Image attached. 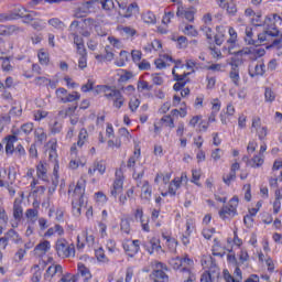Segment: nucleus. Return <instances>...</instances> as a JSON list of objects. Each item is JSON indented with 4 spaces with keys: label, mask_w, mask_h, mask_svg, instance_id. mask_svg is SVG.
Returning <instances> with one entry per match:
<instances>
[{
    "label": "nucleus",
    "mask_w": 282,
    "mask_h": 282,
    "mask_svg": "<svg viewBox=\"0 0 282 282\" xmlns=\"http://www.w3.org/2000/svg\"><path fill=\"white\" fill-rule=\"evenodd\" d=\"M37 57L41 65L50 64V53H47L45 50H40L37 53Z\"/></svg>",
    "instance_id": "nucleus-51"
},
{
    "label": "nucleus",
    "mask_w": 282,
    "mask_h": 282,
    "mask_svg": "<svg viewBox=\"0 0 282 282\" xmlns=\"http://www.w3.org/2000/svg\"><path fill=\"white\" fill-rule=\"evenodd\" d=\"M76 109H78L77 106L68 107L66 110L59 111V116L62 118H74L76 116Z\"/></svg>",
    "instance_id": "nucleus-52"
},
{
    "label": "nucleus",
    "mask_w": 282,
    "mask_h": 282,
    "mask_svg": "<svg viewBox=\"0 0 282 282\" xmlns=\"http://www.w3.org/2000/svg\"><path fill=\"white\" fill-rule=\"evenodd\" d=\"M65 235V229L61 225H55L46 230L44 237L50 239L51 237H63Z\"/></svg>",
    "instance_id": "nucleus-25"
},
{
    "label": "nucleus",
    "mask_w": 282,
    "mask_h": 282,
    "mask_svg": "<svg viewBox=\"0 0 282 282\" xmlns=\"http://www.w3.org/2000/svg\"><path fill=\"white\" fill-rule=\"evenodd\" d=\"M25 217L28 219V224H36V220L39 219V210L36 209H28L25 212Z\"/></svg>",
    "instance_id": "nucleus-45"
},
{
    "label": "nucleus",
    "mask_w": 282,
    "mask_h": 282,
    "mask_svg": "<svg viewBox=\"0 0 282 282\" xmlns=\"http://www.w3.org/2000/svg\"><path fill=\"white\" fill-rule=\"evenodd\" d=\"M163 239L165 240L170 252H177V240H175V238L163 235Z\"/></svg>",
    "instance_id": "nucleus-42"
},
{
    "label": "nucleus",
    "mask_w": 282,
    "mask_h": 282,
    "mask_svg": "<svg viewBox=\"0 0 282 282\" xmlns=\"http://www.w3.org/2000/svg\"><path fill=\"white\" fill-rule=\"evenodd\" d=\"M195 14H197V9L195 7H183L178 6L176 15L181 17V19H186V21H195Z\"/></svg>",
    "instance_id": "nucleus-11"
},
{
    "label": "nucleus",
    "mask_w": 282,
    "mask_h": 282,
    "mask_svg": "<svg viewBox=\"0 0 282 282\" xmlns=\"http://www.w3.org/2000/svg\"><path fill=\"white\" fill-rule=\"evenodd\" d=\"M48 25H52L55 30H65V23H63L58 18L50 19Z\"/></svg>",
    "instance_id": "nucleus-55"
},
{
    "label": "nucleus",
    "mask_w": 282,
    "mask_h": 282,
    "mask_svg": "<svg viewBox=\"0 0 282 282\" xmlns=\"http://www.w3.org/2000/svg\"><path fill=\"white\" fill-rule=\"evenodd\" d=\"M85 164H87V161L78 156V152H76V145H73L70 148V161L68 167L72 169V171H76V169H79V166H85Z\"/></svg>",
    "instance_id": "nucleus-12"
},
{
    "label": "nucleus",
    "mask_w": 282,
    "mask_h": 282,
    "mask_svg": "<svg viewBox=\"0 0 282 282\" xmlns=\"http://www.w3.org/2000/svg\"><path fill=\"white\" fill-rule=\"evenodd\" d=\"M227 31L229 34V39L227 40L228 46H224L223 52H226L227 54H232V50H235V47L237 45L238 35H237V31L235 30V28L228 26Z\"/></svg>",
    "instance_id": "nucleus-15"
},
{
    "label": "nucleus",
    "mask_w": 282,
    "mask_h": 282,
    "mask_svg": "<svg viewBox=\"0 0 282 282\" xmlns=\"http://www.w3.org/2000/svg\"><path fill=\"white\" fill-rule=\"evenodd\" d=\"M96 171H98L99 175H105V172L107 171V165H105L102 161L94 162L88 169V175H94Z\"/></svg>",
    "instance_id": "nucleus-26"
},
{
    "label": "nucleus",
    "mask_w": 282,
    "mask_h": 282,
    "mask_svg": "<svg viewBox=\"0 0 282 282\" xmlns=\"http://www.w3.org/2000/svg\"><path fill=\"white\" fill-rule=\"evenodd\" d=\"M84 25L87 28V29H84L80 34L82 36L84 37H89L91 36V30H94V28H96V22L94 19L91 18H87L84 20Z\"/></svg>",
    "instance_id": "nucleus-29"
},
{
    "label": "nucleus",
    "mask_w": 282,
    "mask_h": 282,
    "mask_svg": "<svg viewBox=\"0 0 282 282\" xmlns=\"http://www.w3.org/2000/svg\"><path fill=\"white\" fill-rule=\"evenodd\" d=\"M251 133H257L259 140H265V137L268 135V128L261 124V118H252Z\"/></svg>",
    "instance_id": "nucleus-10"
},
{
    "label": "nucleus",
    "mask_w": 282,
    "mask_h": 282,
    "mask_svg": "<svg viewBox=\"0 0 282 282\" xmlns=\"http://www.w3.org/2000/svg\"><path fill=\"white\" fill-rule=\"evenodd\" d=\"M138 3L133 2L130 6L126 7V12L123 13V17L126 19H131V17H133V14H138Z\"/></svg>",
    "instance_id": "nucleus-44"
},
{
    "label": "nucleus",
    "mask_w": 282,
    "mask_h": 282,
    "mask_svg": "<svg viewBox=\"0 0 282 282\" xmlns=\"http://www.w3.org/2000/svg\"><path fill=\"white\" fill-rule=\"evenodd\" d=\"M231 54H236L231 59V69H238L239 65L243 63V61L239 57L248 54V51H232Z\"/></svg>",
    "instance_id": "nucleus-31"
},
{
    "label": "nucleus",
    "mask_w": 282,
    "mask_h": 282,
    "mask_svg": "<svg viewBox=\"0 0 282 282\" xmlns=\"http://www.w3.org/2000/svg\"><path fill=\"white\" fill-rule=\"evenodd\" d=\"M210 158L213 162H219L224 158V150L217 148L212 151Z\"/></svg>",
    "instance_id": "nucleus-57"
},
{
    "label": "nucleus",
    "mask_w": 282,
    "mask_h": 282,
    "mask_svg": "<svg viewBox=\"0 0 282 282\" xmlns=\"http://www.w3.org/2000/svg\"><path fill=\"white\" fill-rule=\"evenodd\" d=\"M182 185L180 184V178H174L170 182L167 191L164 192V189L162 188V186L159 187V191L162 195V197H175V195H177V191H180V187Z\"/></svg>",
    "instance_id": "nucleus-17"
},
{
    "label": "nucleus",
    "mask_w": 282,
    "mask_h": 282,
    "mask_svg": "<svg viewBox=\"0 0 282 282\" xmlns=\"http://www.w3.org/2000/svg\"><path fill=\"white\" fill-rule=\"evenodd\" d=\"M175 66L172 70V74L174 76V80H184V78H186L188 76V74H191V72L186 73V66H184V64H182L181 61L174 62Z\"/></svg>",
    "instance_id": "nucleus-19"
},
{
    "label": "nucleus",
    "mask_w": 282,
    "mask_h": 282,
    "mask_svg": "<svg viewBox=\"0 0 282 282\" xmlns=\"http://www.w3.org/2000/svg\"><path fill=\"white\" fill-rule=\"evenodd\" d=\"M78 21H73L69 25L70 36H73L74 45H76V51L79 54L78 67L85 69L87 67V51L85 50V42L83 37L78 34Z\"/></svg>",
    "instance_id": "nucleus-3"
},
{
    "label": "nucleus",
    "mask_w": 282,
    "mask_h": 282,
    "mask_svg": "<svg viewBox=\"0 0 282 282\" xmlns=\"http://www.w3.org/2000/svg\"><path fill=\"white\" fill-rule=\"evenodd\" d=\"M212 113H219L221 111V101L217 98L210 100Z\"/></svg>",
    "instance_id": "nucleus-60"
},
{
    "label": "nucleus",
    "mask_w": 282,
    "mask_h": 282,
    "mask_svg": "<svg viewBox=\"0 0 282 282\" xmlns=\"http://www.w3.org/2000/svg\"><path fill=\"white\" fill-rule=\"evenodd\" d=\"M7 239L12 241V243H17V246H21L23 243V238L14 229H10L7 232Z\"/></svg>",
    "instance_id": "nucleus-34"
},
{
    "label": "nucleus",
    "mask_w": 282,
    "mask_h": 282,
    "mask_svg": "<svg viewBox=\"0 0 282 282\" xmlns=\"http://www.w3.org/2000/svg\"><path fill=\"white\" fill-rule=\"evenodd\" d=\"M51 248H52V245L50 243V241L44 240V241L40 242L39 245H36L35 252L40 257H43V254H47V252H50Z\"/></svg>",
    "instance_id": "nucleus-32"
},
{
    "label": "nucleus",
    "mask_w": 282,
    "mask_h": 282,
    "mask_svg": "<svg viewBox=\"0 0 282 282\" xmlns=\"http://www.w3.org/2000/svg\"><path fill=\"white\" fill-rule=\"evenodd\" d=\"M78 273L82 274V276H86V279H91V273H89V269L83 264V262H79L77 265Z\"/></svg>",
    "instance_id": "nucleus-59"
},
{
    "label": "nucleus",
    "mask_w": 282,
    "mask_h": 282,
    "mask_svg": "<svg viewBox=\"0 0 282 282\" xmlns=\"http://www.w3.org/2000/svg\"><path fill=\"white\" fill-rule=\"evenodd\" d=\"M6 140V153L12 155V153H14V143L19 141V138L15 133H13L12 135H8Z\"/></svg>",
    "instance_id": "nucleus-30"
},
{
    "label": "nucleus",
    "mask_w": 282,
    "mask_h": 282,
    "mask_svg": "<svg viewBox=\"0 0 282 282\" xmlns=\"http://www.w3.org/2000/svg\"><path fill=\"white\" fill-rule=\"evenodd\" d=\"M34 135L37 142H41V144H43V142H46L47 140V132H45L43 128L35 129Z\"/></svg>",
    "instance_id": "nucleus-48"
},
{
    "label": "nucleus",
    "mask_w": 282,
    "mask_h": 282,
    "mask_svg": "<svg viewBox=\"0 0 282 282\" xmlns=\"http://www.w3.org/2000/svg\"><path fill=\"white\" fill-rule=\"evenodd\" d=\"M202 177V170L194 169L192 170V183L196 186H202L199 180Z\"/></svg>",
    "instance_id": "nucleus-56"
},
{
    "label": "nucleus",
    "mask_w": 282,
    "mask_h": 282,
    "mask_svg": "<svg viewBox=\"0 0 282 282\" xmlns=\"http://www.w3.org/2000/svg\"><path fill=\"white\" fill-rule=\"evenodd\" d=\"M80 239H85L87 246L89 248H91V246H94V243H96V237H94V234L89 232V231H84L80 237H77V248H85V242L80 241Z\"/></svg>",
    "instance_id": "nucleus-21"
},
{
    "label": "nucleus",
    "mask_w": 282,
    "mask_h": 282,
    "mask_svg": "<svg viewBox=\"0 0 282 282\" xmlns=\"http://www.w3.org/2000/svg\"><path fill=\"white\" fill-rule=\"evenodd\" d=\"M122 193H124V178L118 175V172H116V180L110 189V195L116 199V197L122 195Z\"/></svg>",
    "instance_id": "nucleus-16"
},
{
    "label": "nucleus",
    "mask_w": 282,
    "mask_h": 282,
    "mask_svg": "<svg viewBox=\"0 0 282 282\" xmlns=\"http://www.w3.org/2000/svg\"><path fill=\"white\" fill-rule=\"evenodd\" d=\"M36 175L39 180H43V182H46L47 180V163L40 162L36 165Z\"/></svg>",
    "instance_id": "nucleus-33"
},
{
    "label": "nucleus",
    "mask_w": 282,
    "mask_h": 282,
    "mask_svg": "<svg viewBox=\"0 0 282 282\" xmlns=\"http://www.w3.org/2000/svg\"><path fill=\"white\" fill-rule=\"evenodd\" d=\"M153 196V187L149 181H143L141 186V199L144 202H151V197Z\"/></svg>",
    "instance_id": "nucleus-23"
},
{
    "label": "nucleus",
    "mask_w": 282,
    "mask_h": 282,
    "mask_svg": "<svg viewBox=\"0 0 282 282\" xmlns=\"http://www.w3.org/2000/svg\"><path fill=\"white\" fill-rule=\"evenodd\" d=\"M120 32L124 34V36H135L138 34V31L131 26H122L120 28Z\"/></svg>",
    "instance_id": "nucleus-64"
},
{
    "label": "nucleus",
    "mask_w": 282,
    "mask_h": 282,
    "mask_svg": "<svg viewBox=\"0 0 282 282\" xmlns=\"http://www.w3.org/2000/svg\"><path fill=\"white\" fill-rule=\"evenodd\" d=\"M246 36H245V41L248 45H257V40H254V33L252 32V28L247 26L246 28Z\"/></svg>",
    "instance_id": "nucleus-46"
},
{
    "label": "nucleus",
    "mask_w": 282,
    "mask_h": 282,
    "mask_svg": "<svg viewBox=\"0 0 282 282\" xmlns=\"http://www.w3.org/2000/svg\"><path fill=\"white\" fill-rule=\"evenodd\" d=\"M237 208H239V197L234 196L227 205L221 207V209L218 212V215L223 221H230L239 215Z\"/></svg>",
    "instance_id": "nucleus-5"
},
{
    "label": "nucleus",
    "mask_w": 282,
    "mask_h": 282,
    "mask_svg": "<svg viewBox=\"0 0 282 282\" xmlns=\"http://www.w3.org/2000/svg\"><path fill=\"white\" fill-rule=\"evenodd\" d=\"M87 138H89V133L87 132V129L85 128L80 129L78 134L77 147H84L85 143L87 142Z\"/></svg>",
    "instance_id": "nucleus-50"
},
{
    "label": "nucleus",
    "mask_w": 282,
    "mask_h": 282,
    "mask_svg": "<svg viewBox=\"0 0 282 282\" xmlns=\"http://www.w3.org/2000/svg\"><path fill=\"white\" fill-rule=\"evenodd\" d=\"M13 217L17 219V221H21L23 218V207L21 206V203L15 199L13 205Z\"/></svg>",
    "instance_id": "nucleus-43"
},
{
    "label": "nucleus",
    "mask_w": 282,
    "mask_h": 282,
    "mask_svg": "<svg viewBox=\"0 0 282 282\" xmlns=\"http://www.w3.org/2000/svg\"><path fill=\"white\" fill-rule=\"evenodd\" d=\"M34 131V123L29 122V123H24L23 126H21V128L14 132L15 135H30L31 132Z\"/></svg>",
    "instance_id": "nucleus-37"
},
{
    "label": "nucleus",
    "mask_w": 282,
    "mask_h": 282,
    "mask_svg": "<svg viewBox=\"0 0 282 282\" xmlns=\"http://www.w3.org/2000/svg\"><path fill=\"white\" fill-rule=\"evenodd\" d=\"M127 63H129V52L121 51L119 57L115 61V65H117V67H124Z\"/></svg>",
    "instance_id": "nucleus-39"
},
{
    "label": "nucleus",
    "mask_w": 282,
    "mask_h": 282,
    "mask_svg": "<svg viewBox=\"0 0 282 282\" xmlns=\"http://www.w3.org/2000/svg\"><path fill=\"white\" fill-rule=\"evenodd\" d=\"M193 230H195V219L189 218L185 223L184 235H186L187 237H191V235H193Z\"/></svg>",
    "instance_id": "nucleus-53"
},
{
    "label": "nucleus",
    "mask_w": 282,
    "mask_h": 282,
    "mask_svg": "<svg viewBox=\"0 0 282 282\" xmlns=\"http://www.w3.org/2000/svg\"><path fill=\"white\" fill-rule=\"evenodd\" d=\"M32 270L34 271L33 276H32V282H41V276H42V272H41V267H39V264H35Z\"/></svg>",
    "instance_id": "nucleus-62"
},
{
    "label": "nucleus",
    "mask_w": 282,
    "mask_h": 282,
    "mask_svg": "<svg viewBox=\"0 0 282 282\" xmlns=\"http://www.w3.org/2000/svg\"><path fill=\"white\" fill-rule=\"evenodd\" d=\"M265 72V65L257 63L249 66V75L254 78V76H263Z\"/></svg>",
    "instance_id": "nucleus-28"
},
{
    "label": "nucleus",
    "mask_w": 282,
    "mask_h": 282,
    "mask_svg": "<svg viewBox=\"0 0 282 282\" xmlns=\"http://www.w3.org/2000/svg\"><path fill=\"white\" fill-rule=\"evenodd\" d=\"M127 166L133 171V180H142L144 177V169L140 164V149L135 150L133 155L129 158Z\"/></svg>",
    "instance_id": "nucleus-6"
},
{
    "label": "nucleus",
    "mask_w": 282,
    "mask_h": 282,
    "mask_svg": "<svg viewBox=\"0 0 282 282\" xmlns=\"http://www.w3.org/2000/svg\"><path fill=\"white\" fill-rule=\"evenodd\" d=\"M200 263L205 270H213V268H216L215 261L213 260V256L210 254H204L202 257Z\"/></svg>",
    "instance_id": "nucleus-35"
},
{
    "label": "nucleus",
    "mask_w": 282,
    "mask_h": 282,
    "mask_svg": "<svg viewBox=\"0 0 282 282\" xmlns=\"http://www.w3.org/2000/svg\"><path fill=\"white\" fill-rule=\"evenodd\" d=\"M87 184V181H85L84 177L79 178L77 181V184L72 192V189L68 191V195L72 198V206H73V215L74 217H78L82 215L83 210V204H85V186Z\"/></svg>",
    "instance_id": "nucleus-2"
},
{
    "label": "nucleus",
    "mask_w": 282,
    "mask_h": 282,
    "mask_svg": "<svg viewBox=\"0 0 282 282\" xmlns=\"http://www.w3.org/2000/svg\"><path fill=\"white\" fill-rule=\"evenodd\" d=\"M142 21L148 23V25H155L158 23V18L155 17L154 12L145 11L142 14Z\"/></svg>",
    "instance_id": "nucleus-38"
},
{
    "label": "nucleus",
    "mask_w": 282,
    "mask_h": 282,
    "mask_svg": "<svg viewBox=\"0 0 282 282\" xmlns=\"http://www.w3.org/2000/svg\"><path fill=\"white\" fill-rule=\"evenodd\" d=\"M11 13L13 14L14 19H17L18 17L23 19L25 17V14L28 13V9L19 6Z\"/></svg>",
    "instance_id": "nucleus-58"
},
{
    "label": "nucleus",
    "mask_w": 282,
    "mask_h": 282,
    "mask_svg": "<svg viewBox=\"0 0 282 282\" xmlns=\"http://www.w3.org/2000/svg\"><path fill=\"white\" fill-rule=\"evenodd\" d=\"M264 25H267L268 30L263 33L258 34L257 45L261 43H270L274 36H279V30H276V25H282V14L279 15L276 13L271 14L265 18Z\"/></svg>",
    "instance_id": "nucleus-1"
},
{
    "label": "nucleus",
    "mask_w": 282,
    "mask_h": 282,
    "mask_svg": "<svg viewBox=\"0 0 282 282\" xmlns=\"http://www.w3.org/2000/svg\"><path fill=\"white\" fill-rule=\"evenodd\" d=\"M55 95L58 101L64 104L80 100V94L78 91L68 93L65 88H57Z\"/></svg>",
    "instance_id": "nucleus-8"
},
{
    "label": "nucleus",
    "mask_w": 282,
    "mask_h": 282,
    "mask_svg": "<svg viewBox=\"0 0 282 282\" xmlns=\"http://www.w3.org/2000/svg\"><path fill=\"white\" fill-rule=\"evenodd\" d=\"M217 33L215 35V43L216 45H221L226 41V32L227 28L226 26H217Z\"/></svg>",
    "instance_id": "nucleus-36"
},
{
    "label": "nucleus",
    "mask_w": 282,
    "mask_h": 282,
    "mask_svg": "<svg viewBox=\"0 0 282 282\" xmlns=\"http://www.w3.org/2000/svg\"><path fill=\"white\" fill-rule=\"evenodd\" d=\"M101 6L104 10H111L113 8V0H90L84 4L85 10L91 12L94 8Z\"/></svg>",
    "instance_id": "nucleus-13"
},
{
    "label": "nucleus",
    "mask_w": 282,
    "mask_h": 282,
    "mask_svg": "<svg viewBox=\"0 0 282 282\" xmlns=\"http://www.w3.org/2000/svg\"><path fill=\"white\" fill-rule=\"evenodd\" d=\"M265 158L262 154H257L251 159V161H249V164L252 169H260V166H263Z\"/></svg>",
    "instance_id": "nucleus-41"
},
{
    "label": "nucleus",
    "mask_w": 282,
    "mask_h": 282,
    "mask_svg": "<svg viewBox=\"0 0 282 282\" xmlns=\"http://www.w3.org/2000/svg\"><path fill=\"white\" fill-rule=\"evenodd\" d=\"M183 34H186V36H198L199 32H197V29H195L192 24H185L183 28H181Z\"/></svg>",
    "instance_id": "nucleus-47"
},
{
    "label": "nucleus",
    "mask_w": 282,
    "mask_h": 282,
    "mask_svg": "<svg viewBox=\"0 0 282 282\" xmlns=\"http://www.w3.org/2000/svg\"><path fill=\"white\" fill-rule=\"evenodd\" d=\"M170 265L173 268V270H180L185 274V276H188L187 280L184 282H194L195 281V273L191 270L193 265H195V261L188 257V254H185L182 257H175L170 260Z\"/></svg>",
    "instance_id": "nucleus-4"
},
{
    "label": "nucleus",
    "mask_w": 282,
    "mask_h": 282,
    "mask_svg": "<svg viewBox=\"0 0 282 282\" xmlns=\"http://www.w3.org/2000/svg\"><path fill=\"white\" fill-rule=\"evenodd\" d=\"M171 63H173V57L169 54H161L154 62L156 69H165V67H169Z\"/></svg>",
    "instance_id": "nucleus-24"
},
{
    "label": "nucleus",
    "mask_w": 282,
    "mask_h": 282,
    "mask_svg": "<svg viewBox=\"0 0 282 282\" xmlns=\"http://www.w3.org/2000/svg\"><path fill=\"white\" fill-rule=\"evenodd\" d=\"M56 139L48 141L47 149H48V159L51 162H58V152H56Z\"/></svg>",
    "instance_id": "nucleus-27"
},
{
    "label": "nucleus",
    "mask_w": 282,
    "mask_h": 282,
    "mask_svg": "<svg viewBox=\"0 0 282 282\" xmlns=\"http://www.w3.org/2000/svg\"><path fill=\"white\" fill-rule=\"evenodd\" d=\"M107 99L113 100V107H116V109H120L122 105H124V97L122 96V93L115 88H112V90L107 94Z\"/></svg>",
    "instance_id": "nucleus-20"
},
{
    "label": "nucleus",
    "mask_w": 282,
    "mask_h": 282,
    "mask_svg": "<svg viewBox=\"0 0 282 282\" xmlns=\"http://www.w3.org/2000/svg\"><path fill=\"white\" fill-rule=\"evenodd\" d=\"M58 274H63V267L61 264H52L44 273V281L56 282V276H58Z\"/></svg>",
    "instance_id": "nucleus-14"
},
{
    "label": "nucleus",
    "mask_w": 282,
    "mask_h": 282,
    "mask_svg": "<svg viewBox=\"0 0 282 282\" xmlns=\"http://www.w3.org/2000/svg\"><path fill=\"white\" fill-rule=\"evenodd\" d=\"M153 272H152V279L154 282H169V275L164 272L166 270V267H164L161 262H153L152 263Z\"/></svg>",
    "instance_id": "nucleus-9"
},
{
    "label": "nucleus",
    "mask_w": 282,
    "mask_h": 282,
    "mask_svg": "<svg viewBox=\"0 0 282 282\" xmlns=\"http://www.w3.org/2000/svg\"><path fill=\"white\" fill-rule=\"evenodd\" d=\"M0 59L2 61L3 72H12V69H14V67H12V64H10V57L0 56Z\"/></svg>",
    "instance_id": "nucleus-61"
},
{
    "label": "nucleus",
    "mask_w": 282,
    "mask_h": 282,
    "mask_svg": "<svg viewBox=\"0 0 282 282\" xmlns=\"http://www.w3.org/2000/svg\"><path fill=\"white\" fill-rule=\"evenodd\" d=\"M120 147H122V141L120 140V138L108 140V149H111L113 151L116 149H120Z\"/></svg>",
    "instance_id": "nucleus-63"
},
{
    "label": "nucleus",
    "mask_w": 282,
    "mask_h": 282,
    "mask_svg": "<svg viewBox=\"0 0 282 282\" xmlns=\"http://www.w3.org/2000/svg\"><path fill=\"white\" fill-rule=\"evenodd\" d=\"M109 198H107V195L102 192L95 193V202L98 206H105L107 204Z\"/></svg>",
    "instance_id": "nucleus-54"
},
{
    "label": "nucleus",
    "mask_w": 282,
    "mask_h": 282,
    "mask_svg": "<svg viewBox=\"0 0 282 282\" xmlns=\"http://www.w3.org/2000/svg\"><path fill=\"white\" fill-rule=\"evenodd\" d=\"M123 250L128 257H135L140 252V240H126L123 242Z\"/></svg>",
    "instance_id": "nucleus-18"
},
{
    "label": "nucleus",
    "mask_w": 282,
    "mask_h": 282,
    "mask_svg": "<svg viewBox=\"0 0 282 282\" xmlns=\"http://www.w3.org/2000/svg\"><path fill=\"white\" fill-rule=\"evenodd\" d=\"M112 89L113 88L109 86L98 85L95 88H93V91L96 96H98V94H105V97L107 98V94H111Z\"/></svg>",
    "instance_id": "nucleus-49"
},
{
    "label": "nucleus",
    "mask_w": 282,
    "mask_h": 282,
    "mask_svg": "<svg viewBox=\"0 0 282 282\" xmlns=\"http://www.w3.org/2000/svg\"><path fill=\"white\" fill-rule=\"evenodd\" d=\"M56 252L61 259H69L76 257V247L74 243L67 242L64 238L56 241Z\"/></svg>",
    "instance_id": "nucleus-7"
},
{
    "label": "nucleus",
    "mask_w": 282,
    "mask_h": 282,
    "mask_svg": "<svg viewBox=\"0 0 282 282\" xmlns=\"http://www.w3.org/2000/svg\"><path fill=\"white\" fill-rule=\"evenodd\" d=\"M143 247L149 252V254H153L154 251L162 250V246L160 245V239L153 237L143 243Z\"/></svg>",
    "instance_id": "nucleus-22"
},
{
    "label": "nucleus",
    "mask_w": 282,
    "mask_h": 282,
    "mask_svg": "<svg viewBox=\"0 0 282 282\" xmlns=\"http://www.w3.org/2000/svg\"><path fill=\"white\" fill-rule=\"evenodd\" d=\"M171 172L158 173L154 178V184L160 185V182H162L163 184H169V182H171Z\"/></svg>",
    "instance_id": "nucleus-40"
}]
</instances>
